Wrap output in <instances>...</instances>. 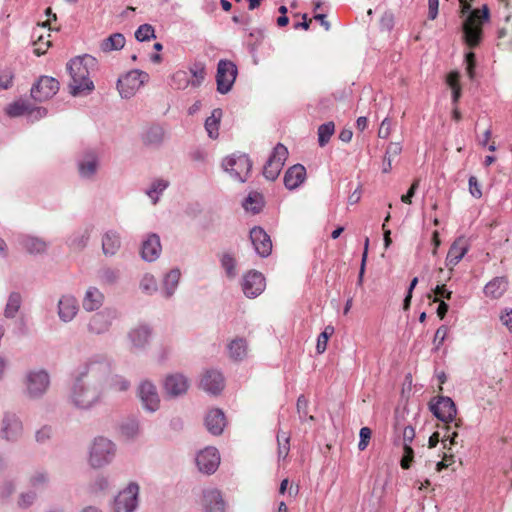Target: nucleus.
<instances>
[{
  "label": "nucleus",
  "instance_id": "f257e3e1",
  "mask_svg": "<svg viewBox=\"0 0 512 512\" xmlns=\"http://www.w3.org/2000/svg\"><path fill=\"white\" fill-rule=\"evenodd\" d=\"M111 372L110 363L103 357L90 359L80 371L70 394L72 403L80 409L98 404L103 395V383Z\"/></svg>",
  "mask_w": 512,
  "mask_h": 512
},
{
  "label": "nucleus",
  "instance_id": "f03ea898",
  "mask_svg": "<svg viewBox=\"0 0 512 512\" xmlns=\"http://www.w3.org/2000/svg\"><path fill=\"white\" fill-rule=\"evenodd\" d=\"M95 66L96 59L90 55L78 56L68 62L67 70L71 77L69 88L73 96L87 95L94 90L90 69Z\"/></svg>",
  "mask_w": 512,
  "mask_h": 512
},
{
  "label": "nucleus",
  "instance_id": "7ed1b4c3",
  "mask_svg": "<svg viewBox=\"0 0 512 512\" xmlns=\"http://www.w3.org/2000/svg\"><path fill=\"white\" fill-rule=\"evenodd\" d=\"M490 18V11L487 5L482 9H474L464 20L462 25L463 39L465 44L473 49L480 45L483 38V24Z\"/></svg>",
  "mask_w": 512,
  "mask_h": 512
},
{
  "label": "nucleus",
  "instance_id": "20e7f679",
  "mask_svg": "<svg viewBox=\"0 0 512 512\" xmlns=\"http://www.w3.org/2000/svg\"><path fill=\"white\" fill-rule=\"evenodd\" d=\"M115 455V445L112 441L104 437L95 438L90 450L89 461L92 467H102L113 459Z\"/></svg>",
  "mask_w": 512,
  "mask_h": 512
},
{
  "label": "nucleus",
  "instance_id": "39448f33",
  "mask_svg": "<svg viewBox=\"0 0 512 512\" xmlns=\"http://www.w3.org/2000/svg\"><path fill=\"white\" fill-rule=\"evenodd\" d=\"M148 80V73L140 70H131L118 79L117 89L121 97L129 99Z\"/></svg>",
  "mask_w": 512,
  "mask_h": 512
},
{
  "label": "nucleus",
  "instance_id": "423d86ee",
  "mask_svg": "<svg viewBox=\"0 0 512 512\" xmlns=\"http://www.w3.org/2000/svg\"><path fill=\"white\" fill-rule=\"evenodd\" d=\"M429 410L443 424L452 423L457 415L454 401L448 396L433 397L429 403Z\"/></svg>",
  "mask_w": 512,
  "mask_h": 512
},
{
  "label": "nucleus",
  "instance_id": "0eeeda50",
  "mask_svg": "<svg viewBox=\"0 0 512 512\" xmlns=\"http://www.w3.org/2000/svg\"><path fill=\"white\" fill-rule=\"evenodd\" d=\"M225 171L240 182H245L252 169V161L246 154L235 155L227 157L223 161Z\"/></svg>",
  "mask_w": 512,
  "mask_h": 512
},
{
  "label": "nucleus",
  "instance_id": "6e6552de",
  "mask_svg": "<svg viewBox=\"0 0 512 512\" xmlns=\"http://www.w3.org/2000/svg\"><path fill=\"white\" fill-rule=\"evenodd\" d=\"M237 73V66L232 61L221 59L217 64V91L221 94L228 93L235 82Z\"/></svg>",
  "mask_w": 512,
  "mask_h": 512
},
{
  "label": "nucleus",
  "instance_id": "1a4fd4ad",
  "mask_svg": "<svg viewBox=\"0 0 512 512\" xmlns=\"http://www.w3.org/2000/svg\"><path fill=\"white\" fill-rule=\"evenodd\" d=\"M287 157V148L283 144L278 143L264 165V177L268 180L274 181L279 176Z\"/></svg>",
  "mask_w": 512,
  "mask_h": 512
},
{
  "label": "nucleus",
  "instance_id": "9d476101",
  "mask_svg": "<svg viewBox=\"0 0 512 512\" xmlns=\"http://www.w3.org/2000/svg\"><path fill=\"white\" fill-rule=\"evenodd\" d=\"M139 487L136 483H130L115 498V512H133L138 505Z\"/></svg>",
  "mask_w": 512,
  "mask_h": 512
},
{
  "label": "nucleus",
  "instance_id": "9b49d317",
  "mask_svg": "<svg viewBox=\"0 0 512 512\" xmlns=\"http://www.w3.org/2000/svg\"><path fill=\"white\" fill-rule=\"evenodd\" d=\"M59 90V82L48 76H42L31 88V97L37 102L52 98Z\"/></svg>",
  "mask_w": 512,
  "mask_h": 512
},
{
  "label": "nucleus",
  "instance_id": "f8f14e48",
  "mask_svg": "<svg viewBox=\"0 0 512 512\" xmlns=\"http://www.w3.org/2000/svg\"><path fill=\"white\" fill-rule=\"evenodd\" d=\"M50 380L49 375L43 371H32L29 372L26 377V392L30 398H38L42 396L48 386Z\"/></svg>",
  "mask_w": 512,
  "mask_h": 512
},
{
  "label": "nucleus",
  "instance_id": "ddd939ff",
  "mask_svg": "<svg viewBox=\"0 0 512 512\" xmlns=\"http://www.w3.org/2000/svg\"><path fill=\"white\" fill-rule=\"evenodd\" d=\"M117 316V311L111 308H105L95 313L88 323V331L96 335L107 332L110 329L112 321L116 319Z\"/></svg>",
  "mask_w": 512,
  "mask_h": 512
},
{
  "label": "nucleus",
  "instance_id": "4468645a",
  "mask_svg": "<svg viewBox=\"0 0 512 512\" xmlns=\"http://www.w3.org/2000/svg\"><path fill=\"white\" fill-rule=\"evenodd\" d=\"M196 464L202 473L213 474L220 464V455L215 447H206L196 457Z\"/></svg>",
  "mask_w": 512,
  "mask_h": 512
},
{
  "label": "nucleus",
  "instance_id": "2eb2a0df",
  "mask_svg": "<svg viewBox=\"0 0 512 512\" xmlns=\"http://www.w3.org/2000/svg\"><path fill=\"white\" fill-rule=\"evenodd\" d=\"M265 286V277L258 271L251 270L243 277L242 290L248 298L259 296L264 291Z\"/></svg>",
  "mask_w": 512,
  "mask_h": 512
},
{
  "label": "nucleus",
  "instance_id": "dca6fc26",
  "mask_svg": "<svg viewBox=\"0 0 512 512\" xmlns=\"http://www.w3.org/2000/svg\"><path fill=\"white\" fill-rule=\"evenodd\" d=\"M250 240L256 253L261 257H268L272 251L270 236L262 227L255 226L250 230Z\"/></svg>",
  "mask_w": 512,
  "mask_h": 512
},
{
  "label": "nucleus",
  "instance_id": "f3484780",
  "mask_svg": "<svg viewBox=\"0 0 512 512\" xmlns=\"http://www.w3.org/2000/svg\"><path fill=\"white\" fill-rule=\"evenodd\" d=\"M22 434V423L15 414H5L2 420L0 437L7 441H16Z\"/></svg>",
  "mask_w": 512,
  "mask_h": 512
},
{
  "label": "nucleus",
  "instance_id": "a211bd4d",
  "mask_svg": "<svg viewBox=\"0 0 512 512\" xmlns=\"http://www.w3.org/2000/svg\"><path fill=\"white\" fill-rule=\"evenodd\" d=\"M224 385L223 375L214 369L206 370L200 381L201 388L212 395L219 394Z\"/></svg>",
  "mask_w": 512,
  "mask_h": 512
},
{
  "label": "nucleus",
  "instance_id": "6ab92c4d",
  "mask_svg": "<svg viewBox=\"0 0 512 512\" xmlns=\"http://www.w3.org/2000/svg\"><path fill=\"white\" fill-rule=\"evenodd\" d=\"M139 397L146 410L154 412L159 408V395L156 387L151 382L144 381L140 384Z\"/></svg>",
  "mask_w": 512,
  "mask_h": 512
},
{
  "label": "nucleus",
  "instance_id": "aec40b11",
  "mask_svg": "<svg viewBox=\"0 0 512 512\" xmlns=\"http://www.w3.org/2000/svg\"><path fill=\"white\" fill-rule=\"evenodd\" d=\"M461 424L462 421L459 419L455 421L454 425H451V423H446L438 426V428L442 430L441 442L445 450H452L453 446H457L459 444L461 447L463 446V441H459V434L457 432V429L461 426Z\"/></svg>",
  "mask_w": 512,
  "mask_h": 512
},
{
  "label": "nucleus",
  "instance_id": "412c9836",
  "mask_svg": "<svg viewBox=\"0 0 512 512\" xmlns=\"http://www.w3.org/2000/svg\"><path fill=\"white\" fill-rule=\"evenodd\" d=\"M6 111L7 114L11 117H18L24 114H29L36 119L43 118L47 114V110L45 108H32L31 105L25 101H16L10 104Z\"/></svg>",
  "mask_w": 512,
  "mask_h": 512
},
{
  "label": "nucleus",
  "instance_id": "4be33fe9",
  "mask_svg": "<svg viewBox=\"0 0 512 512\" xmlns=\"http://www.w3.org/2000/svg\"><path fill=\"white\" fill-rule=\"evenodd\" d=\"M161 250L162 247L159 236L155 233L149 234L142 242L141 257L148 262L155 261L159 257Z\"/></svg>",
  "mask_w": 512,
  "mask_h": 512
},
{
  "label": "nucleus",
  "instance_id": "5701e85b",
  "mask_svg": "<svg viewBox=\"0 0 512 512\" xmlns=\"http://www.w3.org/2000/svg\"><path fill=\"white\" fill-rule=\"evenodd\" d=\"M202 505L205 512L225 511V502L217 489H207L203 492Z\"/></svg>",
  "mask_w": 512,
  "mask_h": 512
},
{
  "label": "nucleus",
  "instance_id": "b1692460",
  "mask_svg": "<svg viewBox=\"0 0 512 512\" xmlns=\"http://www.w3.org/2000/svg\"><path fill=\"white\" fill-rule=\"evenodd\" d=\"M468 251V245L463 237L457 238L449 248L446 257V266L451 270L456 266Z\"/></svg>",
  "mask_w": 512,
  "mask_h": 512
},
{
  "label": "nucleus",
  "instance_id": "393cba45",
  "mask_svg": "<svg viewBox=\"0 0 512 512\" xmlns=\"http://www.w3.org/2000/svg\"><path fill=\"white\" fill-rule=\"evenodd\" d=\"M164 389L169 396L176 397L186 393L188 381L181 374H172L166 377Z\"/></svg>",
  "mask_w": 512,
  "mask_h": 512
},
{
  "label": "nucleus",
  "instance_id": "a878e982",
  "mask_svg": "<svg viewBox=\"0 0 512 512\" xmlns=\"http://www.w3.org/2000/svg\"><path fill=\"white\" fill-rule=\"evenodd\" d=\"M306 179V169L301 164L290 167L284 175V185L287 189L298 188Z\"/></svg>",
  "mask_w": 512,
  "mask_h": 512
},
{
  "label": "nucleus",
  "instance_id": "bb28decb",
  "mask_svg": "<svg viewBox=\"0 0 512 512\" xmlns=\"http://www.w3.org/2000/svg\"><path fill=\"white\" fill-rule=\"evenodd\" d=\"M226 425L225 415L220 409L210 410L205 417V426L213 435H220Z\"/></svg>",
  "mask_w": 512,
  "mask_h": 512
},
{
  "label": "nucleus",
  "instance_id": "cd10ccee",
  "mask_svg": "<svg viewBox=\"0 0 512 512\" xmlns=\"http://www.w3.org/2000/svg\"><path fill=\"white\" fill-rule=\"evenodd\" d=\"M78 302L74 296H63L58 303V314L64 322L71 321L78 312Z\"/></svg>",
  "mask_w": 512,
  "mask_h": 512
},
{
  "label": "nucleus",
  "instance_id": "c85d7f7f",
  "mask_svg": "<svg viewBox=\"0 0 512 512\" xmlns=\"http://www.w3.org/2000/svg\"><path fill=\"white\" fill-rule=\"evenodd\" d=\"M17 241L19 245L30 254H40L47 249V243L38 237L19 235Z\"/></svg>",
  "mask_w": 512,
  "mask_h": 512
},
{
  "label": "nucleus",
  "instance_id": "c756f323",
  "mask_svg": "<svg viewBox=\"0 0 512 512\" xmlns=\"http://www.w3.org/2000/svg\"><path fill=\"white\" fill-rule=\"evenodd\" d=\"M79 173L84 178L92 177L98 167L97 155L94 151L90 150L85 153L83 158L78 163Z\"/></svg>",
  "mask_w": 512,
  "mask_h": 512
},
{
  "label": "nucleus",
  "instance_id": "7c9ffc66",
  "mask_svg": "<svg viewBox=\"0 0 512 512\" xmlns=\"http://www.w3.org/2000/svg\"><path fill=\"white\" fill-rule=\"evenodd\" d=\"M508 279L505 276L495 277L484 287V294L492 299H499L507 290Z\"/></svg>",
  "mask_w": 512,
  "mask_h": 512
},
{
  "label": "nucleus",
  "instance_id": "2f4dec72",
  "mask_svg": "<svg viewBox=\"0 0 512 512\" xmlns=\"http://www.w3.org/2000/svg\"><path fill=\"white\" fill-rule=\"evenodd\" d=\"M103 301V293L96 287H89L83 298L82 305L86 311H94L102 306Z\"/></svg>",
  "mask_w": 512,
  "mask_h": 512
},
{
  "label": "nucleus",
  "instance_id": "473e14b6",
  "mask_svg": "<svg viewBox=\"0 0 512 512\" xmlns=\"http://www.w3.org/2000/svg\"><path fill=\"white\" fill-rule=\"evenodd\" d=\"M120 236L115 231H107L102 238V249L105 255H114L120 248Z\"/></svg>",
  "mask_w": 512,
  "mask_h": 512
},
{
  "label": "nucleus",
  "instance_id": "72a5a7b5",
  "mask_svg": "<svg viewBox=\"0 0 512 512\" xmlns=\"http://www.w3.org/2000/svg\"><path fill=\"white\" fill-rule=\"evenodd\" d=\"M142 139L145 145L157 147L163 142L164 130L159 125H153L143 133Z\"/></svg>",
  "mask_w": 512,
  "mask_h": 512
},
{
  "label": "nucleus",
  "instance_id": "f704fd0d",
  "mask_svg": "<svg viewBox=\"0 0 512 512\" xmlns=\"http://www.w3.org/2000/svg\"><path fill=\"white\" fill-rule=\"evenodd\" d=\"M222 117V110L216 108L212 111L211 116H209L205 121V129L208 133V136L211 139H217L219 136V126Z\"/></svg>",
  "mask_w": 512,
  "mask_h": 512
},
{
  "label": "nucleus",
  "instance_id": "c9c22d12",
  "mask_svg": "<svg viewBox=\"0 0 512 512\" xmlns=\"http://www.w3.org/2000/svg\"><path fill=\"white\" fill-rule=\"evenodd\" d=\"M446 83L452 90V103L454 106H457L462 94L460 73L458 71L449 72L446 76Z\"/></svg>",
  "mask_w": 512,
  "mask_h": 512
},
{
  "label": "nucleus",
  "instance_id": "e433bc0d",
  "mask_svg": "<svg viewBox=\"0 0 512 512\" xmlns=\"http://www.w3.org/2000/svg\"><path fill=\"white\" fill-rule=\"evenodd\" d=\"M229 356L234 360H242L247 355V342L244 338H236L228 345Z\"/></svg>",
  "mask_w": 512,
  "mask_h": 512
},
{
  "label": "nucleus",
  "instance_id": "4c0bfd02",
  "mask_svg": "<svg viewBox=\"0 0 512 512\" xmlns=\"http://www.w3.org/2000/svg\"><path fill=\"white\" fill-rule=\"evenodd\" d=\"M125 42H126V40H125V37L123 34L114 33L102 41L101 49L104 52L120 50L124 47Z\"/></svg>",
  "mask_w": 512,
  "mask_h": 512
},
{
  "label": "nucleus",
  "instance_id": "58836bf2",
  "mask_svg": "<svg viewBox=\"0 0 512 512\" xmlns=\"http://www.w3.org/2000/svg\"><path fill=\"white\" fill-rule=\"evenodd\" d=\"M180 270L179 269H172L170 272H168L164 278V295L166 298H170L178 285V282L180 280Z\"/></svg>",
  "mask_w": 512,
  "mask_h": 512
},
{
  "label": "nucleus",
  "instance_id": "ea45409f",
  "mask_svg": "<svg viewBox=\"0 0 512 512\" xmlns=\"http://www.w3.org/2000/svg\"><path fill=\"white\" fill-rule=\"evenodd\" d=\"M169 85L175 90H184L191 86V77L187 71L178 70L172 74Z\"/></svg>",
  "mask_w": 512,
  "mask_h": 512
},
{
  "label": "nucleus",
  "instance_id": "a19ab883",
  "mask_svg": "<svg viewBox=\"0 0 512 512\" xmlns=\"http://www.w3.org/2000/svg\"><path fill=\"white\" fill-rule=\"evenodd\" d=\"M189 75L191 74V87L197 88L202 85L206 78V67L202 62H195L189 67Z\"/></svg>",
  "mask_w": 512,
  "mask_h": 512
},
{
  "label": "nucleus",
  "instance_id": "79ce46f5",
  "mask_svg": "<svg viewBox=\"0 0 512 512\" xmlns=\"http://www.w3.org/2000/svg\"><path fill=\"white\" fill-rule=\"evenodd\" d=\"M149 337L150 329L147 326H139L129 333V338L136 348H142L148 342Z\"/></svg>",
  "mask_w": 512,
  "mask_h": 512
},
{
  "label": "nucleus",
  "instance_id": "37998d69",
  "mask_svg": "<svg viewBox=\"0 0 512 512\" xmlns=\"http://www.w3.org/2000/svg\"><path fill=\"white\" fill-rule=\"evenodd\" d=\"M22 303V297L18 292H12L9 297L5 307L4 315L7 318H13L16 313L19 311Z\"/></svg>",
  "mask_w": 512,
  "mask_h": 512
},
{
  "label": "nucleus",
  "instance_id": "c03bdc74",
  "mask_svg": "<svg viewBox=\"0 0 512 512\" xmlns=\"http://www.w3.org/2000/svg\"><path fill=\"white\" fill-rule=\"evenodd\" d=\"M335 132V124L332 121L324 123L318 127V143L320 147H324L330 141Z\"/></svg>",
  "mask_w": 512,
  "mask_h": 512
},
{
  "label": "nucleus",
  "instance_id": "a18cd8bd",
  "mask_svg": "<svg viewBox=\"0 0 512 512\" xmlns=\"http://www.w3.org/2000/svg\"><path fill=\"white\" fill-rule=\"evenodd\" d=\"M243 207L247 211H251L256 214L259 213L262 208V196L257 192H251L245 198L243 202Z\"/></svg>",
  "mask_w": 512,
  "mask_h": 512
},
{
  "label": "nucleus",
  "instance_id": "49530a36",
  "mask_svg": "<svg viewBox=\"0 0 512 512\" xmlns=\"http://www.w3.org/2000/svg\"><path fill=\"white\" fill-rule=\"evenodd\" d=\"M169 182L164 179H156L152 182L151 187L147 190V195L152 199L153 204H156L159 195L168 187Z\"/></svg>",
  "mask_w": 512,
  "mask_h": 512
},
{
  "label": "nucleus",
  "instance_id": "de8ad7c7",
  "mask_svg": "<svg viewBox=\"0 0 512 512\" xmlns=\"http://www.w3.org/2000/svg\"><path fill=\"white\" fill-rule=\"evenodd\" d=\"M90 232H91L90 228H85L83 231L75 233L70 238L69 245L73 249H79V250L83 249L86 246V244L90 238Z\"/></svg>",
  "mask_w": 512,
  "mask_h": 512
},
{
  "label": "nucleus",
  "instance_id": "09e8293b",
  "mask_svg": "<svg viewBox=\"0 0 512 512\" xmlns=\"http://www.w3.org/2000/svg\"><path fill=\"white\" fill-rule=\"evenodd\" d=\"M334 334V327L327 325L317 338L316 351L319 354L324 353L327 348L329 338Z\"/></svg>",
  "mask_w": 512,
  "mask_h": 512
},
{
  "label": "nucleus",
  "instance_id": "8fccbe9b",
  "mask_svg": "<svg viewBox=\"0 0 512 512\" xmlns=\"http://www.w3.org/2000/svg\"><path fill=\"white\" fill-rule=\"evenodd\" d=\"M48 482L49 476L44 470H37L30 477V485L36 490L45 488L48 485Z\"/></svg>",
  "mask_w": 512,
  "mask_h": 512
},
{
  "label": "nucleus",
  "instance_id": "3c124183",
  "mask_svg": "<svg viewBox=\"0 0 512 512\" xmlns=\"http://www.w3.org/2000/svg\"><path fill=\"white\" fill-rule=\"evenodd\" d=\"M394 428L395 432L401 431L402 446H411V443L413 442L416 435L415 428L411 425H406L401 428L399 423H396Z\"/></svg>",
  "mask_w": 512,
  "mask_h": 512
},
{
  "label": "nucleus",
  "instance_id": "603ef678",
  "mask_svg": "<svg viewBox=\"0 0 512 512\" xmlns=\"http://www.w3.org/2000/svg\"><path fill=\"white\" fill-rule=\"evenodd\" d=\"M121 433L127 439H132L139 433V423L135 419H128L121 425Z\"/></svg>",
  "mask_w": 512,
  "mask_h": 512
},
{
  "label": "nucleus",
  "instance_id": "864d4df0",
  "mask_svg": "<svg viewBox=\"0 0 512 512\" xmlns=\"http://www.w3.org/2000/svg\"><path fill=\"white\" fill-rule=\"evenodd\" d=\"M108 387L114 391H127L130 382L122 376L114 375L108 380Z\"/></svg>",
  "mask_w": 512,
  "mask_h": 512
},
{
  "label": "nucleus",
  "instance_id": "5fc2aeb1",
  "mask_svg": "<svg viewBox=\"0 0 512 512\" xmlns=\"http://www.w3.org/2000/svg\"><path fill=\"white\" fill-rule=\"evenodd\" d=\"M221 265L224 268L226 275L230 278L236 275L235 267L236 260L230 253H224L221 257Z\"/></svg>",
  "mask_w": 512,
  "mask_h": 512
},
{
  "label": "nucleus",
  "instance_id": "6e6d98bb",
  "mask_svg": "<svg viewBox=\"0 0 512 512\" xmlns=\"http://www.w3.org/2000/svg\"><path fill=\"white\" fill-rule=\"evenodd\" d=\"M154 32L155 30L152 25L142 24L136 30L135 37L140 42L147 41L150 38H155Z\"/></svg>",
  "mask_w": 512,
  "mask_h": 512
},
{
  "label": "nucleus",
  "instance_id": "4d7b16f0",
  "mask_svg": "<svg viewBox=\"0 0 512 512\" xmlns=\"http://www.w3.org/2000/svg\"><path fill=\"white\" fill-rule=\"evenodd\" d=\"M264 39V33L262 30H255L249 34L248 47L252 54H255L258 46Z\"/></svg>",
  "mask_w": 512,
  "mask_h": 512
},
{
  "label": "nucleus",
  "instance_id": "13d9d810",
  "mask_svg": "<svg viewBox=\"0 0 512 512\" xmlns=\"http://www.w3.org/2000/svg\"><path fill=\"white\" fill-rule=\"evenodd\" d=\"M403 447V455L400 460V465L402 469L408 470L412 466V463L414 462V450L409 445H404Z\"/></svg>",
  "mask_w": 512,
  "mask_h": 512
},
{
  "label": "nucleus",
  "instance_id": "bf43d9fd",
  "mask_svg": "<svg viewBox=\"0 0 512 512\" xmlns=\"http://www.w3.org/2000/svg\"><path fill=\"white\" fill-rule=\"evenodd\" d=\"M14 73L10 68L0 70V90H7L12 87Z\"/></svg>",
  "mask_w": 512,
  "mask_h": 512
},
{
  "label": "nucleus",
  "instance_id": "052dcab7",
  "mask_svg": "<svg viewBox=\"0 0 512 512\" xmlns=\"http://www.w3.org/2000/svg\"><path fill=\"white\" fill-rule=\"evenodd\" d=\"M278 442V457L285 459L289 453V437L285 433L277 435Z\"/></svg>",
  "mask_w": 512,
  "mask_h": 512
},
{
  "label": "nucleus",
  "instance_id": "680f3d73",
  "mask_svg": "<svg viewBox=\"0 0 512 512\" xmlns=\"http://www.w3.org/2000/svg\"><path fill=\"white\" fill-rule=\"evenodd\" d=\"M140 287L144 292L152 294L157 290L156 279L152 275H145L141 280Z\"/></svg>",
  "mask_w": 512,
  "mask_h": 512
},
{
  "label": "nucleus",
  "instance_id": "e2e57ef3",
  "mask_svg": "<svg viewBox=\"0 0 512 512\" xmlns=\"http://www.w3.org/2000/svg\"><path fill=\"white\" fill-rule=\"evenodd\" d=\"M433 293V302L443 301L442 299L450 300L452 296V292L446 288L445 284L437 285L433 289Z\"/></svg>",
  "mask_w": 512,
  "mask_h": 512
},
{
  "label": "nucleus",
  "instance_id": "0e129e2a",
  "mask_svg": "<svg viewBox=\"0 0 512 512\" xmlns=\"http://www.w3.org/2000/svg\"><path fill=\"white\" fill-rule=\"evenodd\" d=\"M466 73L468 77L473 80L475 77L476 56L475 53L470 51L465 54Z\"/></svg>",
  "mask_w": 512,
  "mask_h": 512
},
{
  "label": "nucleus",
  "instance_id": "69168bd1",
  "mask_svg": "<svg viewBox=\"0 0 512 512\" xmlns=\"http://www.w3.org/2000/svg\"><path fill=\"white\" fill-rule=\"evenodd\" d=\"M100 278L104 283L113 284L119 278V271L113 268H104L101 271Z\"/></svg>",
  "mask_w": 512,
  "mask_h": 512
},
{
  "label": "nucleus",
  "instance_id": "338daca9",
  "mask_svg": "<svg viewBox=\"0 0 512 512\" xmlns=\"http://www.w3.org/2000/svg\"><path fill=\"white\" fill-rule=\"evenodd\" d=\"M372 431L369 427H362L360 429V440L358 443V449L360 451H364L367 446L369 445L370 439H371Z\"/></svg>",
  "mask_w": 512,
  "mask_h": 512
},
{
  "label": "nucleus",
  "instance_id": "774afa93",
  "mask_svg": "<svg viewBox=\"0 0 512 512\" xmlns=\"http://www.w3.org/2000/svg\"><path fill=\"white\" fill-rule=\"evenodd\" d=\"M448 333H449V328L446 325H441L436 330L434 340H433L436 349H439L440 346L444 343Z\"/></svg>",
  "mask_w": 512,
  "mask_h": 512
}]
</instances>
